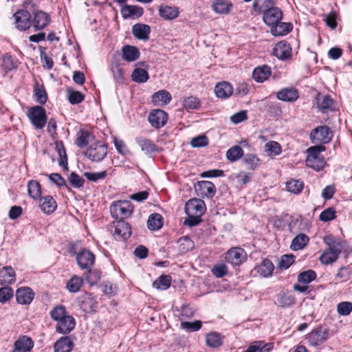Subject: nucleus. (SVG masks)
I'll list each match as a JSON object with an SVG mask.
<instances>
[{"label": "nucleus", "mask_w": 352, "mask_h": 352, "mask_svg": "<svg viewBox=\"0 0 352 352\" xmlns=\"http://www.w3.org/2000/svg\"><path fill=\"white\" fill-rule=\"evenodd\" d=\"M324 243L328 248L324 250L320 256V261L322 264L329 265L334 263L338 258L343 249V243L329 235L323 238Z\"/></svg>", "instance_id": "f257e3e1"}, {"label": "nucleus", "mask_w": 352, "mask_h": 352, "mask_svg": "<svg viewBox=\"0 0 352 352\" xmlns=\"http://www.w3.org/2000/svg\"><path fill=\"white\" fill-rule=\"evenodd\" d=\"M107 153V146L102 142L98 141L88 146L85 155L93 162H99L106 157Z\"/></svg>", "instance_id": "f03ea898"}, {"label": "nucleus", "mask_w": 352, "mask_h": 352, "mask_svg": "<svg viewBox=\"0 0 352 352\" xmlns=\"http://www.w3.org/2000/svg\"><path fill=\"white\" fill-rule=\"evenodd\" d=\"M133 208L131 201L127 200L113 202L110 207V212L116 219H125L129 217L133 212Z\"/></svg>", "instance_id": "7ed1b4c3"}, {"label": "nucleus", "mask_w": 352, "mask_h": 352, "mask_svg": "<svg viewBox=\"0 0 352 352\" xmlns=\"http://www.w3.org/2000/svg\"><path fill=\"white\" fill-rule=\"evenodd\" d=\"M28 116L36 129H42L47 122L45 109L41 106H34L30 108L28 111Z\"/></svg>", "instance_id": "20e7f679"}, {"label": "nucleus", "mask_w": 352, "mask_h": 352, "mask_svg": "<svg viewBox=\"0 0 352 352\" xmlns=\"http://www.w3.org/2000/svg\"><path fill=\"white\" fill-rule=\"evenodd\" d=\"M111 232L116 240H126L131 234V229L128 223L123 220L115 221L111 226Z\"/></svg>", "instance_id": "39448f33"}, {"label": "nucleus", "mask_w": 352, "mask_h": 352, "mask_svg": "<svg viewBox=\"0 0 352 352\" xmlns=\"http://www.w3.org/2000/svg\"><path fill=\"white\" fill-rule=\"evenodd\" d=\"M332 131L327 126L315 128L310 133V138L313 143L326 144L331 141Z\"/></svg>", "instance_id": "423d86ee"}, {"label": "nucleus", "mask_w": 352, "mask_h": 352, "mask_svg": "<svg viewBox=\"0 0 352 352\" xmlns=\"http://www.w3.org/2000/svg\"><path fill=\"white\" fill-rule=\"evenodd\" d=\"M13 18L16 28L20 31L28 30L32 24L31 15L27 10H18L13 14Z\"/></svg>", "instance_id": "0eeeda50"}, {"label": "nucleus", "mask_w": 352, "mask_h": 352, "mask_svg": "<svg viewBox=\"0 0 352 352\" xmlns=\"http://www.w3.org/2000/svg\"><path fill=\"white\" fill-rule=\"evenodd\" d=\"M329 331L327 329L318 327L312 330L307 336V340L311 346H319L329 338Z\"/></svg>", "instance_id": "6e6552de"}, {"label": "nucleus", "mask_w": 352, "mask_h": 352, "mask_svg": "<svg viewBox=\"0 0 352 352\" xmlns=\"http://www.w3.org/2000/svg\"><path fill=\"white\" fill-rule=\"evenodd\" d=\"M76 259L82 270H88L94 265L95 256L89 250L84 249L76 254Z\"/></svg>", "instance_id": "1a4fd4ad"}, {"label": "nucleus", "mask_w": 352, "mask_h": 352, "mask_svg": "<svg viewBox=\"0 0 352 352\" xmlns=\"http://www.w3.org/2000/svg\"><path fill=\"white\" fill-rule=\"evenodd\" d=\"M263 19L264 23L269 25L272 26L279 22L283 17V12L280 9L277 7H271L262 12Z\"/></svg>", "instance_id": "9d476101"}, {"label": "nucleus", "mask_w": 352, "mask_h": 352, "mask_svg": "<svg viewBox=\"0 0 352 352\" xmlns=\"http://www.w3.org/2000/svg\"><path fill=\"white\" fill-rule=\"evenodd\" d=\"M185 212L187 215L201 216L205 212L204 202L198 199H190L186 204Z\"/></svg>", "instance_id": "9b49d317"}, {"label": "nucleus", "mask_w": 352, "mask_h": 352, "mask_svg": "<svg viewBox=\"0 0 352 352\" xmlns=\"http://www.w3.org/2000/svg\"><path fill=\"white\" fill-rule=\"evenodd\" d=\"M168 115L162 109H154L148 116V121L153 127L159 129L167 122Z\"/></svg>", "instance_id": "f8f14e48"}, {"label": "nucleus", "mask_w": 352, "mask_h": 352, "mask_svg": "<svg viewBox=\"0 0 352 352\" xmlns=\"http://www.w3.org/2000/svg\"><path fill=\"white\" fill-rule=\"evenodd\" d=\"M226 259L232 265H238L245 259V251L241 248H231L227 252Z\"/></svg>", "instance_id": "ddd939ff"}, {"label": "nucleus", "mask_w": 352, "mask_h": 352, "mask_svg": "<svg viewBox=\"0 0 352 352\" xmlns=\"http://www.w3.org/2000/svg\"><path fill=\"white\" fill-rule=\"evenodd\" d=\"M195 189L199 192L200 195L208 198L213 197L216 192L215 186L208 181L198 182Z\"/></svg>", "instance_id": "4468645a"}, {"label": "nucleus", "mask_w": 352, "mask_h": 352, "mask_svg": "<svg viewBox=\"0 0 352 352\" xmlns=\"http://www.w3.org/2000/svg\"><path fill=\"white\" fill-rule=\"evenodd\" d=\"M75 324L74 318L68 315L57 322L56 330L60 333L67 334L74 329Z\"/></svg>", "instance_id": "2eb2a0df"}, {"label": "nucleus", "mask_w": 352, "mask_h": 352, "mask_svg": "<svg viewBox=\"0 0 352 352\" xmlns=\"http://www.w3.org/2000/svg\"><path fill=\"white\" fill-rule=\"evenodd\" d=\"M151 33L149 25L144 23H136L132 27V34L138 40L148 41Z\"/></svg>", "instance_id": "dca6fc26"}, {"label": "nucleus", "mask_w": 352, "mask_h": 352, "mask_svg": "<svg viewBox=\"0 0 352 352\" xmlns=\"http://www.w3.org/2000/svg\"><path fill=\"white\" fill-rule=\"evenodd\" d=\"M34 296V293L30 287H21L16 292V299L21 305L30 304Z\"/></svg>", "instance_id": "f3484780"}, {"label": "nucleus", "mask_w": 352, "mask_h": 352, "mask_svg": "<svg viewBox=\"0 0 352 352\" xmlns=\"http://www.w3.org/2000/svg\"><path fill=\"white\" fill-rule=\"evenodd\" d=\"M50 21V16L46 12L40 10L35 12L32 24L36 30H40L44 29L48 25Z\"/></svg>", "instance_id": "a211bd4d"}, {"label": "nucleus", "mask_w": 352, "mask_h": 352, "mask_svg": "<svg viewBox=\"0 0 352 352\" xmlns=\"http://www.w3.org/2000/svg\"><path fill=\"white\" fill-rule=\"evenodd\" d=\"M273 54L280 60L287 59L291 56V47L287 42L280 41L274 47Z\"/></svg>", "instance_id": "6ab92c4d"}, {"label": "nucleus", "mask_w": 352, "mask_h": 352, "mask_svg": "<svg viewBox=\"0 0 352 352\" xmlns=\"http://www.w3.org/2000/svg\"><path fill=\"white\" fill-rule=\"evenodd\" d=\"M278 99L285 102H294L298 97V91L296 89L293 87H287L280 89L276 94Z\"/></svg>", "instance_id": "aec40b11"}, {"label": "nucleus", "mask_w": 352, "mask_h": 352, "mask_svg": "<svg viewBox=\"0 0 352 352\" xmlns=\"http://www.w3.org/2000/svg\"><path fill=\"white\" fill-rule=\"evenodd\" d=\"M214 91L217 97L225 99L228 98L232 94L233 88L231 84L223 81L216 85Z\"/></svg>", "instance_id": "412c9836"}, {"label": "nucleus", "mask_w": 352, "mask_h": 352, "mask_svg": "<svg viewBox=\"0 0 352 352\" xmlns=\"http://www.w3.org/2000/svg\"><path fill=\"white\" fill-rule=\"evenodd\" d=\"M274 270V264L267 258H265L260 265L254 267V270L263 278L271 276Z\"/></svg>", "instance_id": "4be33fe9"}, {"label": "nucleus", "mask_w": 352, "mask_h": 352, "mask_svg": "<svg viewBox=\"0 0 352 352\" xmlns=\"http://www.w3.org/2000/svg\"><path fill=\"white\" fill-rule=\"evenodd\" d=\"M16 274L10 266L3 267L0 269V284L10 285L15 281Z\"/></svg>", "instance_id": "5701e85b"}, {"label": "nucleus", "mask_w": 352, "mask_h": 352, "mask_svg": "<svg viewBox=\"0 0 352 352\" xmlns=\"http://www.w3.org/2000/svg\"><path fill=\"white\" fill-rule=\"evenodd\" d=\"M56 203L50 195L40 198L39 208L45 214H51L56 209Z\"/></svg>", "instance_id": "b1692460"}, {"label": "nucleus", "mask_w": 352, "mask_h": 352, "mask_svg": "<svg viewBox=\"0 0 352 352\" xmlns=\"http://www.w3.org/2000/svg\"><path fill=\"white\" fill-rule=\"evenodd\" d=\"M136 144L140 147L142 151L149 155L157 151V146L149 139L143 137L135 138Z\"/></svg>", "instance_id": "393cba45"}, {"label": "nucleus", "mask_w": 352, "mask_h": 352, "mask_svg": "<svg viewBox=\"0 0 352 352\" xmlns=\"http://www.w3.org/2000/svg\"><path fill=\"white\" fill-rule=\"evenodd\" d=\"M124 19H134L140 17L143 14V9L138 6H124L121 10Z\"/></svg>", "instance_id": "a878e982"}, {"label": "nucleus", "mask_w": 352, "mask_h": 352, "mask_svg": "<svg viewBox=\"0 0 352 352\" xmlns=\"http://www.w3.org/2000/svg\"><path fill=\"white\" fill-rule=\"evenodd\" d=\"M74 346L73 342L68 336L62 337L54 345V352H70Z\"/></svg>", "instance_id": "bb28decb"}, {"label": "nucleus", "mask_w": 352, "mask_h": 352, "mask_svg": "<svg viewBox=\"0 0 352 352\" xmlns=\"http://www.w3.org/2000/svg\"><path fill=\"white\" fill-rule=\"evenodd\" d=\"M171 95L166 90H160L152 96V101L155 105L163 106L168 104L171 100Z\"/></svg>", "instance_id": "cd10ccee"}, {"label": "nucleus", "mask_w": 352, "mask_h": 352, "mask_svg": "<svg viewBox=\"0 0 352 352\" xmlns=\"http://www.w3.org/2000/svg\"><path fill=\"white\" fill-rule=\"evenodd\" d=\"M278 305L282 308H288L295 303V296L289 291L280 293L277 296Z\"/></svg>", "instance_id": "c85d7f7f"}, {"label": "nucleus", "mask_w": 352, "mask_h": 352, "mask_svg": "<svg viewBox=\"0 0 352 352\" xmlns=\"http://www.w3.org/2000/svg\"><path fill=\"white\" fill-rule=\"evenodd\" d=\"M122 58L127 62H133L140 56L139 50L134 46L124 45L122 48Z\"/></svg>", "instance_id": "c756f323"}, {"label": "nucleus", "mask_w": 352, "mask_h": 352, "mask_svg": "<svg viewBox=\"0 0 352 352\" xmlns=\"http://www.w3.org/2000/svg\"><path fill=\"white\" fill-rule=\"evenodd\" d=\"M32 346L31 338L23 336L15 342L14 352H30Z\"/></svg>", "instance_id": "7c9ffc66"}, {"label": "nucleus", "mask_w": 352, "mask_h": 352, "mask_svg": "<svg viewBox=\"0 0 352 352\" xmlns=\"http://www.w3.org/2000/svg\"><path fill=\"white\" fill-rule=\"evenodd\" d=\"M80 306L85 312H90L96 307V301L91 294H85L80 300Z\"/></svg>", "instance_id": "2f4dec72"}, {"label": "nucleus", "mask_w": 352, "mask_h": 352, "mask_svg": "<svg viewBox=\"0 0 352 352\" xmlns=\"http://www.w3.org/2000/svg\"><path fill=\"white\" fill-rule=\"evenodd\" d=\"M232 3L228 1L217 0L212 5V10L219 14H228L230 12Z\"/></svg>", "instance_id": "473e14b6"}, {"label": "nucleus", "mask_w": 352, "mask_h": 352, "mask_svg": "<svg viewBox=\"0 0 352 352\" xmlns=\"http://www.w3.org/2000/svg\"><path fill=\"white\" fill-rule=\"evenodd\" d=\"M271 74L270 67L267 65H263L262 67H256L252 72L253 78L258 82H262Z\"/></svg>", "instance_id": "72a5a7b5"}, {"label": "nucleus", "mask_w": 352, "mask_h": 352, "mask_svg": "<svg viewBox=\"0 0 352 352\" xmlns=\"http://www.w3.org/2000/svg\"><path fill=\"white\" fill-rule=\"evenodd\" d=\"M292 30V25L290 23L278 22L271 26V33L274 36H283L288 34Z\"/></svg>", "instance_id": "f704fd0d"}, {"label": "nucleus", "mask_w": 352, "mask_h": 352, "mask_svg": "<svg viewBox=\"0 0 352 352\" xmlns=\"http://www.w3.org/2000/svg\"><path fill=\"white\" fill-rule=\"evenodd\" d=\"M163 226V218L158 213L151 214L147 220V227L151 230H160Z\"/></svg>", "instance_id": "c9c22d12"}, {"label": "nucleus", "mask_w": 352, "mask_h": 352, "mask_svg": "<svg viewBox=\"0 0 352 352\" xmlns=\"http://www.w3.org/2000/svg\"><path fill=\"white\" fill-rule=\"evenodd\" d=\"M309 240L305 234H299L292 240L290 248L294 251L301 250L308 243Z\"/></svg>", "instance_id": "e433bc0d"}, {"label": "nucleus", "mask_w": 352, "mask_h": 352, "mask_svg": "<svg viewBox=\"0 0 352 352\" xmlns=\"http://www.w3.org/2000/svg\"><path fill=\"white\" fill-rule=\"evenodd\" d=\"M170 276L162 275L153 283V286L157 289L166 290L170 286Z\"/></svg>", "instance_id": "4c0bfd02"}, {"label": "nucleus", "mask_w": 352, "mask_h": 352, "mask_svg": "<svg viewBox=\"0 0 352 352\" xmlns=\"http://www.w3.org/2000/svg\"><path fill=\"white\" fill-rule=\"evenodd\" d=\"M131 78L135 82L143 83L148 80L149 75L146 70L135 68L132 72Z\"/></svg>", "instance_id": "58836bf2"}, {"label": "nucleus", "mask_w": 352, "mask_h": 352, "mask_svg": "<svg viewBox=\"0 0 352 352\" xmlns=\"http://www.w3.org/2000/svg\"><path fill=\"white\" fill-rule=\"evenodd\" d=\"M91 137L92 135L89 131L80 129L77 134L76 144L80 148H83L89 144Z\"/></svg>", "instance_id": "ea45409f"}, {"label": "nucleus", "mask_w": 352, "mask_h": 352, "mask_svg": "<svg viewBox=\"0 0 352 352\" xmlns=\"http://www.w3.org/2000/svg\"><path fill=\"white\" fill-rule=\"evenodd\" d=\"M317 107L322 110L329 109L333 105V100L327 95L318 94L316 98Z\"/></svg>", "instance_id": "a19ab883"}, {"label": "nucleus", "mask_w": 352, "mask_h": 352, "mask_svg": "<svg viewBox=\"0 0 352 352\" xmlns=\"http://www.w3.org/2000/svg\"><path fill=\"white\" fill-rule=\"evenodd\" d=\"M243 155V151L239 146H234L226 152V157L230 162H236Z\"/></svg>", "instance_id": "79ce46f5"}, {"label": "nucleus", "mask_w": 352, "mask_h": 352, "mask_svg": "<svg viewBox=\"0 0 352 352\" xmlns=\"http://www.w3.org/2000/svg\"><path fill=\"white\" fill-rule=\"evenodd\" d=\"M28 192L32 199L39 198L41 195V188L39 183L34 180L30 181L28 184Z\"/></svg>", "instance_id": "37998d69"}, {"label": "nucleus", "mask_w": 352, "mask_h": 352, "mask_svg": "<svg viewBox=\"0 0 352 352\" xmlns=\"http://www.w3.org/2000/svg\"><path fill=\"white\" fill-rule=\"evenodd\" d=\"M206 344L212 348H217L221 345L222 340L219 333L214 332L208 333L206 336Z\"/></svg>", "instance_id": "c03bdc74"}, {"label": "nucleus", "mask_w": 352, "mask_h": 352, "mask_svg": "<svg viewBox=\"0 0 352 352\" xmlns=\"http://www.w3.org/2000/svg\"><path fill=\"white\" fill-rule=\"evenodd\" d=\"M179 251L182 253L187 252L194 248L193 241L187 236L181 237L178 240Z\"/></svg>", "instance_id": "a18cd8bd"}, {"label": "nucleus", "mask_w": 352, "mask_h": 352, "mask_svg": "<svg viewBox=\"0 0 352 352\" xmlns=\"http://www.w3.org/2000/svg\"><path fill=\"white\" fill-rule=\"evenodd\" d=\"M304 187V183L300 180L291 179L286 183V188L289 192L294 194H298L302 191Z\"/></svg>", "instance_id": "49530a36"}, {"label": "nucleus", "mask_w": 352, "mask_h": 352, "mask_svg": "<svg viewBox=\"0 0 352 352\" xmlns=\"http://www.w3.org/2000/svg\"><path fill=\"white\" fill-rule=\"evenodd\" d=\"M160 15L164 19H173L178 16V11L172 7L165 6L160 8Z\"/></svg>", "instance_id": "de8ad7c7"}, {"label": "nucleus", "mask_w": 352, "mask_h": 352, "mask_svg": "<svg viewBox=\"0 0 352 352\" xmlns=\"http://www.w3.org/2000/svg\"><path fill=\"white\" fill-rule=\"evenodd\" d=\"M316 278V272L312 270H309L300 273L298 275V281L300 283L308 284Z\"/></svg>", "instance_id": "09e8293b"}, {"label": "nucleus", "mask_w": 352, "mask_h": 352, "mask_svg": "<svg viewBox=\"0 0 352 352\" xmlns=\"http://www.w3.org/2000/svg\"><path fill=\"white\" fill-rule=\"evenodd\" d=\"M324 150L325 147L322 145L311 146L307 150V153H308L307 159H309V162L310 163L311 160H314V158L323 157L320 153Z\"/></svg>", "instance_id": "8fccbe9b"}, {"label": "nucleus", "mask_w": 352, "mask_h": 352, "mask_svg": "<svg viewBox=\"0 0 352 352\" xmlns=\"http://www.w3.org/2000/svg\"><path fill=\"white\" fill-rule=\"evenodd\" d=\"M82 285V279L77 276H74L68 280L67 288L71 292H77L80 290Z\"/></svg>", "instance_id": "3c124183"}, {"label": "nucleus", "mask_w": 352, "mask_h": 352, "mask_svg": "<svg viewBox=\"0 0 352 352\" xmlns=\"http://www.w3.org/2000/svg\"><path fill=\"white\" fill-rule=\"evenodd\" d=\"M265 151L268 155H278L281 153V146L278 142L270 141L265 145Z\"/></svg>", "instance_id": "603ef678"}, {"label": "nucleus", "mask_w": 352, "mask_h": 352, "mask_svg": "<svg viewBox=\"0 0 352 352\" xmlns=\"http://www.w3.org/2000/svg\"><path fill=\"white\" fill-rule=\"evenodd\" d=\"M85 278L87 283H89L91 285H94L99 282L101 278V274L99 271H92L90 269H88L85 274Z\"/></svg>", "instance_id": "864d4df0"}, {"label": "nucleus", "mask_w": 352, "mask_h": 352, "mask_svg": "<svg viewBox=\"0 0 352 352\" xmlns=\"http://www.w3.org/2000/svg\"><path fill=\"white\" fill-rule=\"evenodd\" d=\"M274 4V0H255L253 8L255 11L262 12L267 8L273 7Z\"/></svg>", "instance_id": "5fc2aeb1"}, {"label": "nucleus", "mask_w": 352, "mask_h": 352, "mask_svg": "<svg viewBox=\"0 0 352 352\" xmlns=\"http://www.w3.org/2000/svg\"><path fill=\"white\" fill-rule=\"evenodd\" d=\"M68 100L72 104H79L84 100L85 96L78 91L67 89Z\"/></svg>", "instance_id": "6e6d98bb"}, {"label": "nucleus", "mask_w": 352, "mask_h": 352, "mask_svg": "<svg viewBox=\"0 0 352 352\" xmlns=\"http://www.w3.org/2000/svg\"><path fill=\"white\" fill-rule=\"evenodd\" d=\"M65 307L63 305H58L53 308L50 311L51 318L56 321H58L67 316Z\"/></svg>", "instance_id": "4d7b16f0"}, {"label": "nucleus", "mask_w": 352, "mask_h": 352, "mask_svg": "<svg viewBox=\"0 0 352 352\" xmlns=\"http://www.w3.org/2000/svg\"><path fill=\"white\" fill-rule=\"evenodd\" d=\"M1 67L6 72H8L16 68V64L10 54H6L2 58Z\"/></svg>", "instance_id": "13d9d810"}, {"label": "nucleus", "mask_w": 352, "mask_h": 352, "mask_svg": "<svg viewBox=\"0 0 352 352\" xmlns=\"http://www.w3.org/2000/svg\"><path fill=\"white\" fill-rule=\"evenodd\" d=\"M56 149L57 150L60 157V161L58 162L59 165L60 166H64L66 168H67V159L66 151L61 142L56 143Z\"/></svg>", "instance_id": "bf43d9fd"}, {"label": "nucleus", "mask_w": 352, "mask_h": 352, "mask_svg": "<svg viewBox=\"0 0 352 352\" xmlns=\"http://www.w3.org/2000/svg\"><path fill=\"white\" fill-rule=\"evenodd\" d=\"M212 274L217 278H221L228 274V267L224 263H218L211 270Z\"/></svg>", "instance_id": "052dcab7"}, {"label": "nucleus", "mask_w": 352, "mask_h": 352, "mask_svg": "<svg viewBox=\"0 0 352 352\" xmlns=\"http://www.w3.org/2000/svg\"><path fill=\"white\" fill-rule=\"evenodd\" d=\"M337 311L341 316H349L352 311V302L344 301L338 303Z\"/></svg>", "instance_id": "680f3d73"}, {"label": "nucleus", "mask_w": 352, "mask_h": 352, "mask_svg": "<svg viewBox=\"0 0 352 352\" xmlns=\"http://www.w3.org/2000/svg\"><path fill=\"white\" fill-rule=\"evenodd\" d=\"M202 322L200 320H196L194 322H182L181 327L182 329L189 332L197 331L201 327Z\"/></svg>", "instance_id": "e2e57ef3"}, {"label": "nucleus", "mask_w": 352, "mask_h": 352, "mask_svg": "<svg viewBox=\"0 0 352 352\" xmlns=\"http://www.w3.org/2000/svg\"><path fill=\"white\" fill-rule=\"evenodd\" d=\"M183 105L186 109H196L200 106V102L197 98L189 96L184 100Z\"/></svg>", "instance_id": "0e129e2a"}, {"label": "nucleus", "mask_w": 352, "mask_h": 352, "mask_svg": "<svg viewBox=\"0 0 352 352\" xmlns=\"http://www.w3.org/2000/svg\"><path fill=\"white\" fill-rule=\"evenodd\" d=\"M325 164L324 157L314 158V160H311L310 163L309 159H306V165L316 170H320L323 168Z\"/></svg>", "instance_id": "69168bd1"}, {"label": "nucleus", "mask_w": 352, "mask_h": 352, "mask_svg": "<svg viewBox=\"0 0 352 352\" xmlns=\"http://www.w3.org/2000/svg\"><path fill=\"white\" fill-rule=\"evenodd\" d=\"M69 182L73 187L76 188L82 187L85 183V180L74 172L69 175Z\"/></svg>", "instance_id": "338daca9"}, {"label": "nucleus", "mask_w": 352, "mask_h": 352, "mask_svg": "<svg viewBox=\"0 0 352 352\" xmlns=\"http://www.w3.org/2000/svg\"><path fill=\"white\" fill-rule=\"evenodd\" d=\"M271 344H264L263 341H255L252 342L245 352H263L265 347Z\"/></svg>", "instance_id": "774afa93"}]
</instances>
